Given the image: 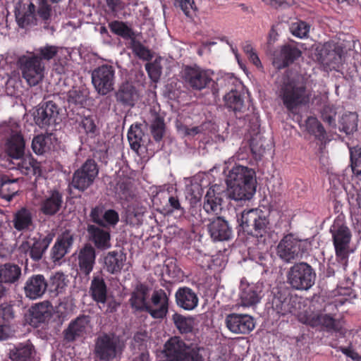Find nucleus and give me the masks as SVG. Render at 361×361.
I'll return each instance as SVG.
<instances>
[{
  "label": "nucleus",
  "instance_id": "obj_1",
  "mask_svg": "<svg viewBox=\"0 0 361 361\" xmlns=\"http://www.w3.org/2000/svg\"><path fill=\"white\" fill-rule=\"evenodd\" d=\"M254 171L247 167H233L227 176L226 196L235 201L247 200L252 197L256 190Z\"/></svg>",
  "mask_w": 361,
  "mask_h": 361
},
{
  "label": "nucleus",
  "instance_id": "obj_48",
  "mask_svg": "<svg viewBox=\"0 0 361 361\" xmlns=\"http://www.w3.org/2000/svg\"><path fill=\"white\" fill-rule=\"evenodd\" d=\"M109 27L112 32L130 42L136 37L134 31L122 21L114 20L109 23Z\"/></svg>",
  "mask_w": 361,
  "mask_h": 361
},
{
  "label": "nucleus",
  "instance_id": "obj_18",
  "mask_svg": "<svg viewBox=\"0 0 361 361\" xmlns=\"http://www.w3.org/2000/svg\"><path fill=\"white\" fill-rule=\"evenodd\" d=\"M207 228L211 238L214 241L228 240L233 235L232 226L222 216H216L209 219Z\"/></svg>",
  "mask_w": 361,
  "mask_h": 361
},
{
  "label": "nucleus",
  "instance_id": "obj_50",
  "mask_svg": "<svg viewBox=\"0 0 361 361\" xmlns=\"http://www.w3.org/2000/svg\"><path fill=\"white\" fill-rule=\"evenodd\" d=\"M172 320L176 327L181 334L190 333L193 329L194 318L192 317H185L175 313L172 317Z\"/></svg>",
  "mask_w": 361,
  "mask_h": 361
},
{
  "label": "nucleus",
  "instance_id": "obj_45",
  "mask_svg": "<svg viewBox=\"0 0 361 361\" xmlns=\"http://www.w3.org/2000/svg\"><path fill=\"white\" fill-rule=\"evenodd\" d=\"M224 101L226 106L233 111L237 118H240L242 116L238 114L243 113L245 110L244 101L240 94L237 91L232 90L224 96Z\"/></svg>",
  "mask_w": 361,
  "mask_h": 361
},
{
  "label": "nucleus",
  "instance_id": "obj_26",
  "mask_svg": "<svg viewBox=\"0 0 361 361\" xmlns=\"http://www.w3.org/2000/svg\"><path fill=\"white\" fill-rule=\"evenodd\" d=\"M151 300L154 306H157V308H152L149 304V309L147 312L155 319H162L168 312L169 307V298L162 289L154 290L152 293Z\"/></svg>",
  "mask_w": 361,
  "mask_h": 361
},
{
  "label": "nucleus",
  "instance_id": "obj_54",
  "mask_svg": "<svg viewBox=\"0 0 361 361\" xmlns=\"http://www.w3.org/2000/svg\"><path fill=\"white\" fill-rule=\"evenodd\" d=\"M307 128L310 133L319 139L324 138L326 131L322 124L314 117H309L307 120Z\"/></svg>",
  "mask_w": 361,
  "mask_h": 361
},
{
  "label": "nucleus",
  "instance_id": "obj_44",
  "mask_svg": "<svg viewBox=\"0 0 361 361\" xmlns=\"http://www.w3.org/2000/svg\"><path fill=\"white\" fill-rule=\"evenodd\" d=\"M250 146L255 159H261L267 150L271 149V141L265 138L262 134L256 133L252 136Z\"/></svg>",
  "mask_w": 361,
  "mask_h": 361
},
{
  "label": "nucleus",
  "instance_id": "obj_43",
  "mask_svg": "<svg viewBox=\"0 0 361 361\" xmlns=\"http://www.w3.org/2000/svg\"><path fill=\"white\" fill-rule=\"evenodd\" d=\"M18 178L11 179L8 176L4 175L0 178V197L10 202L18 193L19 187L17 184Z\"/></svg>",
  "mask_w": 361,
  "mask_h": 361
},
{
  "label": "nucleus",
  "instance_id": "obj_13",
  "mask_svg": "<svg viewBox=\"0 0 361 361\" xmlns=\"http://www.w3.org/2000/svg\"><path fill=\"white\" fill-rule=\"evenodd\" d=\"M54 236V233L49 232L44 236L39 235L30 238L22 243L20 248L25 252H29V255L33 261L38 262L42 258Z\"/></svg>",
  "mask_w": 361,
  "mask_h": 361
},
{
  "label": "nucleus",
  "instance_id": "obj_19",
  "mask_svg": "<svg viewBox=\"0 0 361 361\" xmlns=\"http://www.w3.org/2000/svg\"><path fill=\"white\" fill-rule=\"evenodd\" d=\"M77 261L80 272L85 276H88L96 263L95 247L90 243H86L78 250Z\"/></svg>",
  "mask_w": 361,
  "mask_h": 361
},
{
  "label": "nucleus",
  "instance_id": "obj_33",
  "mask_svg": "<svg viewBox=\"0 0 361 361\" xmlns=\"http://www.w3.org/2000/svg\"><path fill=\"white\" fill-rule=\"evenodd\" d=\"M175 297L177 305L184 310H192L197 306V295L188 287L178 288Z\"/></svg>",
  "mask_w": 361,
  "mask_h": 361
},
{
  "label": "nucleus",
  "instance_id": "obj_24",
  "mask_svg": "<svg viewBox=\"0 0 361 361\" xmlns=\"http://www.w3.org/2000/svg\"><path fill=\"white\" fill-rule=\"evenodd\" d=\"M151 288L146 284L138 282L135 285L134 289L129 300L132 308L137 311H146L149 309L147 298L149 296Z\"/></svg>",
  "mask_w": 361,
  "mask_h": 361
},
{
  "label": "nucleus",
  "instance_id": "obj_60",
  "mask_svg": "<svg viewBox=\"0 0 361 361\" xmlns=\"http://www.w3.org/2000/svg\"><path fill=\"white\" fill-rule=\"evenodd\" d=\"M15 317L12 305L4 302L0 305V321L4 323L10 322Z\"/></svg>",
  "mask_w": 361,
  "mask_h": 361
},
{
  "label": "nucleus",
  "instance_id": "obj_38",
  "mask_svg": "<svg viewBox=\"0 0 361 361\" xmlns=\"http://www.w3.org/2000/svg\"><path fill=\"white\" fill-rule=\"evenodd\" d=\"M306 322L311 326H322L327 331H339L341 329L340 322L327 314H317L307 318Z\"/></svg>",
  "mask_w": 361,
  "mask_h": 361
},
{
  "label": "nucleus",
  "instance_id": "obj_10",
  "mask_svg": "<svg viewBox=\"0 0 361 361\" xmlns=\"http://www.w3.org/2000/svg\"><path fill=\"white\" fill-rule=\"evenodd\" d=\"M61 111L54 101L44 102L34 111V121L41 128L55 127L62 121Z\"/></svg>",
  "mask_w": 361,
  "mask_h": 361
},
{
  "label": "nucleus",
  "instance_id": "obj_39",
  "mask_svg": "<svg viewBox=\"0 0 361 361\" xmlns=\"http://www.w3.org/2000/svg\"><path fill=\"white\" fill-rule=\"evenodd\" d=\"M117 102L125 106H133L138 99L135 87L130 82L123 83L116 94Z\"/></svg>",
  "mask_w": 361,
  "mask_h": 361
},
{
  "label": "nucleus",
  "instance_id": "obj_25",
  "mask_svg": "<svg viewBox=\"0 0 361 361\" xmlns=\"http://www.w3.org/2000/svg\"><path fill=\"white\" fill-rule=\"evenodd\" d=\"M295 302L296 300L292 299L286 293L277 291L271 299V308L279 315L295 314Z\"/></svg>",
  "mask_w": 361,
  "mask_h": 361
},
{
  "label": "nucleus",
  "instance_id": "obj_17",
  "mask_svg": "<svg viewBox=\"0 0 361 361\" xmlns=\"http://www.w3.org/2000/svg\"><path fill=\"white\" fill-rule=\"evenodd\" d=\"M48 287V281L44 275L34 274L25 281L23 290L27 298L37 300L44 295Z\"/></svg>",
  "mask_w": 361,
  "mask_h": 361
},
{
  "label": "nucleus",
  "instance_id": "obj_9",
  "mask_svg": "<svg viewBox=\"0 0 361 361\" xmlns=\"http://www.w3.org/2000/svg\"><path fill=\"white\" fill-rule=\"evenodd\" d=\"M98 173L99 169L95 161L88 159L74 171L71 186L80 192H84L93 185Z\"/></svg>",
  "mask_w": 361,
  "mask_h": 361
},
{
  "label": "nucleus",
  "instance_id": "obj_63",
  "mask_svg": "<svg viewBox=\"0 0 361 361\" xmlns=\"http://www.w3.org/2000/svg\"><path fill=\"white\" fill-rule=\"evenodd\" d=\"M176 5L181 8L187 17L192 18L194 13L193 0H176Z\"/></svg>",
  "mask_w": 361,
  "mask_h": 361
},
{
  "label": "nucleus",
  "instance_id": "obj_53",
  "mask_svg": "<svg viewBox=\"0 0 361 361\" xmlns=\"http://www.w3.org/2000/svg\"><path fill=\"white\" fill-rule=\"evenodd\" d=\"M350 166L356 176H361V147H354L350 149Z\"/></svg>",
  "mask_w": 361,
  "mask_h": 361
},
{
  "label": "nucleus",
  "instance_id": "obj_22",
  "mask_svg": "<svg viewBox=\"0 0 361 361\" xmlns=\"http://www.w3.org/2000/svg\"><path fill=\"white\" fill-rule=\"evenodd\" d=\"M240 290V300L242 306L252 307L259 302L262 283H248L241 281Z\"/></svg>",
  "mask_w": 361,
  "mask_h": 361
},
{
  "label": "nucleus",
  "instance_id": "obj_49",
  "mask_svg": "<svg viewBox=\"0 0 361 361\" xmlns=\"http://www.w3.org/2000/svg\"><path fill=\"white\" fill-rule=\"evenodd\" d=\"M35 12V6L34 4L30 3L26 11L16 13V20L19 26L25 27L27 25H36L38 18L36 17Z\"/></svg>",
  "mask_w": 361,
  "mask_h": 361
},
{
  "label": "nucleus",
  "instance_id": "obj_59",
  "mask_svg": "<svg viewBox=\"0 0 361 361\" xmlns=\"http://www.w3.org/2000/svg\"><path fill=\"white\" fill-rule=\"evenodd\" d=\"M290 29L294 36L303 38L307 35L310 27L305 22L298 21L292 23Z\"/></svg>",
  "mask_w": 361,
  "mask_h": 361
},
{
  "label": "nucleus",
  "instance_id": "obj_28",
  "mask_svg": "<svg viewBox=\"0 0 361 361\" xmlns=\"http://www.w3.org/2000/svg\"><path fill=\"white\" fill-rule=\"evenodd\" d=\"M36 351L30 341L18 343L9 350L8 357L11 361H30L34 358Z\"/></svg>",
  "mask_w": 361,
  "mask_h": 361
},
{
  "label": "nucleus",
  "instance_id": "obj_62",
  "mask_svg": "<svg viewBox=\"0 0 361 361\" xmlns=\"http://www.w3.org/2000/svg\"><path fill=\"white\" fill-rule=\"evenodd\" d=\"M87 101V97L82 91L73 90L68 92V102L75 104L83 105Z\"/></svg>",
  "mask_w": 361,
  "mask_h": 361
},
{
  "label": "nucleus",
  "instance_id": "obj_36",
  "mask_svg": "<svg viewBox=\"0 0 361 361\" xmlns=\"http://www.w3.org/2000/svg\"><path fill=\"white\" fill-rule=\"evenodd\" d=\"M90 294L94 301L104 306L107 301V286L100 275H94L90 287Z\"/></svg>",
  "mask_w": 361,
  "mask_h": 361
},
{
  "label": "nucleus",
  "instance_id": "obj_27",
  "mask_svg": "<svg viewBox=\"0 0 361 361\" xmlns=\"http://www.w3.org/2000/svg\"><path fill=\"white\" fill-rule=\"evenodd\" d=\"M88 239L99 250H105L111 247V235L109 231L95 225H88L87 228Z\"/></svg>",
  "mask_w": 361,
  "mask_h": 361
},
{
  "label": "nucleus",
  "instance_id": "obj_4",
  "mask_svg": "<svg viewBox=\"0 0 361 361\" xmlns=\"http://www.w3.org/2000/svg\"><path fill=\"white\" fill-rule=\"evenodd\" d=\"M310 247V242L307 240H300L293 234H288L279 242L276 254L283 263H295L307 255Z\"/></svg>",
  "mask_w": 361,
  "mask_h": 361
},
{
  "label": "nucleus",
  "instance_id": "obj_12",
  "mask_svg": "<svg viewBox=\"0 0 361 361\" xmlns=\"http://www.w3.org/2000/svg\"><path fill=\"white\" fill-rule=\"evenodd\" d=\"M4 132L11 133L5 143V152L10 161H18L25 154V141L23 135L11 130L6 124L0 126V133Z\"/></svg>",
  "mask_w": 361,
  "mask_h": 361
},
{
  "label": "nucleus",
  "instance_id": "obj_23",
  "mask_svg": "<svg viewBox=\"0 0 361 361\" xmlns=\"http://www.w3.org/2000/svg\"><path fill=\"white\" fill-rule=\"evenodd\" d=\"M75 238V234L68 230H66L57 238L51 252L54 262L59 261L70 251Z\"/></svg>",
  "mask_w": 361,
  "mask_h": 361
},
{
  "label": "nucleus",
  "instance_id": "obj_16",
  "mask_svg": "<svg viewBox=\"0 0 361 361\" xmlns=\"http://www.w3.org/2000/svg\"><path fill=\"white\" fill-rule=\"evenodd\" d=\"M226 327L233 334H246L255 328L253 318L245 314L231 313L225 319Z\"/></svg>",
  "mask_w": 361,
  "mask_h": 361
},
{
  "label": "nucleus",
  "instance_id": "obj_20",
  "mask_svg": "<svg viewBox=\"0 0 361 361\" xmlns=\"http://www.w3.org/2000/svg\"><path fill=\"white\" fill-rule=\"evenodd\" d=\"M63 204V193L56 189L51 190L41 200L39 210L46 216H54L61 210Z\"/></svg>",
  "mask_w": 361,
  "mask_h": 361
},
{
  "label": "nucleus",
  "instance_id": "obj_56",
  "mask_svg": "<svg viewBox=\"0 0 361 361\" xmlns=\"http://www.w3.org/2000/svg\"><path fill=\"white\" fill-rule=\"evenodd\" d=\"M176 127L178 133L183 136L187 137H194L195 135L201 133L203 130V128L202 126H194L189 128L178 121H177L176 123Z\"/></svg>",
  "mask_w": 361,
  "mask_h": 361
},
{
  "label": "nucleus",
  "instance_id": "obj_29",
  "mask_svg": "<svg viewBox=\"0 0 361 361\" xmlns=\"http://www.w3.org/2000/svg\"><path fill=\"white\" fill-rule=\"evenodd\" d=\"M146 212V207L143 205L140 197L128 202L126 208V222L130 226H139L142 224V217Z\"/></svg>",
  "mask_w": 361,
  "mask_h": 361
},
{
  "label": "nucleus",
  "instance_id": "obj_57",
  "mask_svg": "<svg viewBox=\"0 0 361 361\" xmlns=\"http://www.w3.org/2000/svg\"><path fill=\"white\" fill-rule=\"evenodd\" d=\"M322 118L330 126L336 127V110L334 106L325 105L321 111Z\"/></svg>",
  "mask_w": 361,
  "mask_h": 361
},
{
  "label": "nucleus",
  "instance_id": "obj_30",
  "mask_svg": "<svg viewBox=\"0 0 361 361\" xmlns=\"http://www.w3.org/2000/svg\"><path fill=\"white\" fill-rule=\"evenodd\" d=\"M89 323L90 319L88 316L80 315L78 317L64 330V339L68 342H72L77 338L82 336L86 333V329Z\"/></svg>",
  "mask_w": 361,
  "mask_h": 361
},
{
  "label": "nucleus",
  "instance_id": "obj_15",
  "mask_svg": "<svg viewBox=\"0 0 361 361\" xmlns=\"http://www.w3.org/2000/svg\"><path fill=\"white\" fill-rule=\"evenodd\" d=\"M336 255L341 259L348 257L351 232L346 226H334L331 229Z\"/></svg>",
  "mask_w": 361,
  "mask_h": 361
},
{
  "label": "nucleus",
  "instance_id": "obj_31",
  "mask_svg": "<svg viewBox=\"0 0 361 361\" xmlns=\"http://www.w3.org/2000/svg\"><path fill=\"white\" fill-rule=\"evenodd\" d=\"M149 115V130L154 141L159 142L163 139L166 130L164 117L155 108L150 109Z\"/></svg>",
  "mask_w": 361,
  "mask_h": 361
},
{
  "label": "nucleus",
  "instance_id": "obj_47",
  "mask_svg": "<svg viewBox=\"0 0 361 361\" xmlns=\"http://www.w3.org/2000/svg\"><path fill=\"white\" fill-rule=\"evenodd\" d=\"M358 116L356 113L349 112L344 114L339 123L340 129L346 135H350L357 130Z\"/></svg>",
  "mask_w": 361,
  "mask_h": 361
},
{
  "label": "nucleus",
  "instance_id": "obj_64",
  "mask_svg": "<svg viewBox=\"0 0 361 361\" xmlns=\"http://www.w3.org/2000/svg\"><path fill=\"white\" fill-rule=\"evenodd\" d=\"M104 226H115L119 220V216L117 212L114 209H108L104 211Z\"/></svg>",
  "mask_w": 361,
  "mask_h": 361
},
{
  "label": "nucleus",
  "instance_id": "obj_35",
  "mask_svg": "<svg viewBox=\"0 0 361 361\" xmlns=\"http://www.w3.org/2000/svg\"><path fill=\"white\" fill-rule=\"evenodd\" d=\"M219 189V186L217 185L211 187L204 197L203 208L208 214H218V212L221 210L222 198Z\"/></svg>",
  "mask_w": 361,
  "mask_h": 361
},
{
  "label": "nucleus",
  "instance_id": "obj_46",
  "mask_svg": "<svg viewBox=\"0 0 361 361\" xmlns=\"http://www.w3.org/2000/svg\"><path fill=\"white\" fill-rule=\"evenodd\" d=\"M14 228L18 231L29 229L32 225V216L26 208H21L16 212L13 219Z\"/></svg>",
  "mask_w": 361,
  "mask_h": 361
},
{
  "label": "nucleus",
  "instance_id": "obj_61",
  "mask_svg": "<svg viewBox=\"0 0 361 361\" xmlns=\"http://www.w3.org/2000/svg\"><path fill=\"white\" fill-rule=\"evenodd\" d=\"M145 69L149 78L154 82H157L159 80L161 73V67L158 63H147L145 65Z\"/></svg>",
  "mask_w": 361,
  "mask_h": 361
},
{
  "label": "nucleus",
  "instance_id": "obj_3",
  "mask_svg": "<svg viewBox=\"0 0 361 361\" xmlns=\"http://www.w3.org/2000/svg\"><path fill=\"white\" fill-rule=\"evenodd\" d=\"M126 348L124 341L114 333L103 332L94 339L93 355L96 361H113L119 358Z\"/></svg>",
  "mask_w": 361,
  "mask_h": 361
},
{
  "label": "nucleus",
  "instance_id": "obj_37",
  "mask_svg": "<svg viewBox=\"0 0 361 361\" xmlns=\"http://www.w3.org/2000/svg\"><path fill=\"white\" fill-rule=\"evenodd\" d=\"M22 276L21 267L12 262L0 264V282L5 285L14 284Z\"/></svg>",
  "mask_w": 361,
  "mask_h": 361
},
{
  "label": "nucleus",
  "instance_id": "obj_40",
  "mask_svg": "<svg viewBox=\"0 0 361 361\" xmlns=\"http://www.w3.org/2000/svg\"><path fill=\"white\" fill-rule=\"evenodd\" d=\"M31 322L37 326L44 323L51 316V306L49 302L44 301L37 303L30 309Z\"/></svg>",
  "mask_w": 361,
  "mask_h": 361
},
{
  "label": "nucleus",
  "instance_id": "obj_6",
  "mask_svg": "<svg viewBox=\"0 0 361 361\" xmlns=\"http://www.w3.org/2000/svg\"><path fill=\"white\" fill-rule=\"evenodd\" d=\"M196 345H188L177 336L168 340L164 345L162 353L166 361H202Z\"/></svg>",
  "mask_w": 361,
  "mask_h": 361
},
{
  "label": "nucleus",
  "instance_id": "obj_14",
  "mask_svg": "<svg viewBox=\"0 0 361 361\" xmlns=\"http://www.w3.org/2000/svg\"><path fill=\"white\" fill-rule=\"evenodd\" d=\"M185 83L194 90H202L212 82V73L199 66H186L183 70Z\"/></svg>",
  "mask_w": 361,
  "mask_h": 361
},
{
  "label": "nucleus",
  "instance_id": "obj_32",
  "mask_svg": "<svg viewBox=\"0 0 361 361\" xmlns=\"http://www.w3.org/2000/svg\"><path fill=\"white\" fill-rule=\"evenodd\" d=\"M126 255L120 251L109 252L104 257V269L111 274L121 272L126 262Z\"/></svg>",
  "mask_w": 361,
  "mask_h": 361
},
{
  "label": "nucleus",
  "instance_id": "obj_41",
  "mask_svg": "<svg viewBox=\"0 0 361 361\" xmlns=\"http://www.w3.org/2000/svg\"><path fill=\"white\" fill-rule=\"evenodd\" d=\"M115 192L121 200L127 202L139 197L131 180L128 178H121L118 180L115 186Z\"/></svg>",
  "mask_w": 361,
  "mask_h": 361
},
{
  "label": "nucleus",
  "instance_id": "obj_42",
  "mask_svg": "<svg viewBox=\"0 0 361 361\" xmlns=\"http://www.w3.org/2000/svg\"><path fill=\"white\" fill-rule=\"evenodd\" d=\"M147 136L142 129V124L135 123L130 126L128 132V140L131 149L137 152L146 143Z\"/></svg>",
  "mask_w": 361,
  "mask_h": 361
},
{
  "label": "nucleus",
  "instance_id": "obj_11",
  "mask_svg": "<svg viewBox=\"0 0 361 361\" xmlns=\"http://www.w3.org/2000/svg\"><path fill=\"white\" fill-rule=\"evenodd\" d=\"M92 83L98 94L106 95L114 90L115 69L108 64L94 68L91 74Z\"/></svg>",
  "mask_w": 361,
  "mask_h": 361
},
{
  "label": "nucleus",
  "instance_id": "obj_34",
  "mask_svg": "<svg viewBox=\"0 0 361 361\" xmlns=\"http://www.w3.org/2000/svg\"><path fill=\"white\" fill-rule=\"evenodd\" d=\"M13 166L11 169H16L25 176L40 175L41 170L39 163L32 156L25 154L18 161H10Z\"/></svg>",
  "mask_w": 361,
  "mask_h": 361
},
{
  "label": "nucleus",
  "instance_id": "obj_2",
  "mask_svg": "<svg viewBox=\"0 0 361 361\" xmlns=\"http://www.w3.org/2000/svg\"><path fill=\"white\" fill-rule=\"evenodd\" d=\"M311 94L307 90V82L301 75L290 77L284 75L281 81L279 97L285 107L293 112L298 106L307 104Z\"/></svg>",
  "mask_w": 361,
  "mask_h": 361
},
{
  "label": "nucleus",
  "instance_id": "obj_51",
  "mask_svg": "<svg viewBox=\"0 0 361 361\" xmlns=\"http://www.w3.org/2000/svg\"><path fill=\"white\" fill-rule=\"evenodd\" d=\"M59 51V47L47 44L36 49L33 52L42 60V62L44 63V61L54 59L58 54Z\"/></svg>",
  "mask_w": 361,
  "mask_h": 361
},
{
  "label": "nucleus",
  "instance_id": "obj_58",
  "mask_svg": "<svg viewBox=\"0 0 361 361\" xmlns=\"http://www.w3.org/2000/svg\"><path fill=\"white\" fill-rule=\"evenodd\" d=\"M47 137L43 135H39L35 136L32 142V148L34 152L37 154H44L48 147Z\"/></svg>",
  "mask_w": 361,
  "mask_h": 361
},
{
  "label": "nucleus",
  "instance_id": "obj_5",
  "mask_svg": "<svg viewBox=\"0 0 361 361\" xmlns=\"http://www.w3.org/2000/svg\"><path fill=\"white\" fill-rule=\"evenodd\" d=\"M238 233L243 231L257 238H264L269 234V219L257 209L243 211L240 218L238 219Z\"/></svg>",
  "mask_w": 361,
  "mask_h": 361
},
{
  "label": "nucleus",
  "instance_id": "obj_52",
  "mask_svg": "<svg viewBox=\"0 0 361 361\" xmlns=\"http://www.w3.org/2000/svg\"><path fill=\"white\" fill-rule=\"evenodd\" d=\"M130 47L133 52L140 59L144 61H149L152 59L153 56L149 49L145 47L140 42L134 38L130 42Z\"/></svg>",
  "mask_w": 361,
  "mask_h": 361
},
{
  "label": "nucleus",
  "instance_id": "obj_7",
  "mask_svg": "<svg viewBox=\"0 0 361 361\" xmlns=\"http://www.w3.org/2000/svg\"><path fill=\"white\" fill-rule=\"evenodd\" d=\"M317 274L312 267L307 262H295L286 273L287 283L296 290H308L315 283Z\"/></svg>",
  "mask_w": 361,
  "mask_h": 361
},
{
  "label": "nucleus",
  "instance_id": "obj_8",
  "mask_svg": "<svg viewBox=\"0 0 361 361\" xmlns=\"http://www.w3.org/2000/svg\"><path fill=\"white\" fill-rule=\"evenodd\" d=\"M17 64L23 78L30 86H35L44 77L45 64L32 51H27L18 58Z\"/></svg>",
  "mask_w": 361,
  "mask_h": 361
},
{
  "label": "nucleus",
  "instance_id": "obj_21",
  "mask_svg": "<svg viewBox=\"0 0 361 361\" xmlns=\"http://www.w3.org/2000/svg\"><path fill=\"white\" fill-rule=\"evenodd\" d=\"M300 55L301 51L295 47L290 44L283 45L274 52L272 64L276 69L280 70L293 63Z\"/></svg>",
  "mask_w": 361,
  "mask_h": 361
},
{
  "label": "nucleus",
  "instance_id": "obj_55",
  "mask_svg": "<svg viewBox=\"0 0 361 361\" xmlns=\"http://www.w3.org/2000/svg\"><path fill=\"white\" fill-rule=\"evenodd\" d=\"M65 279L66 277L63 273L57 272L52 276L49 284L50 291L55 292L56 294L62 293L66 286Z\"/></svg>",
  "mask_w": 361,
  "mask_h": 361
}]
</instances>
